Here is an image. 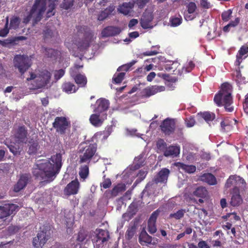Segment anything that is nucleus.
<instances>
[{"mask_svg":"<svg viewBox=\"0 0 248 248\" xmlns=\"http://www.w3.org/2000/svg\"><path fill=\"white\" fill-rule=\"evenodd\" d=\"M62 156L60 153L51 156L48 160L39 161L32 170L35 179L44 182L52 181L59 173L62 165Z\"/></svg>","mask_w":248,"mask_h":248,"instance_id":"nucleus-1","label":"nucleus"},{"mask_svg":"<svg viewBox=\"0 0 248 248\" xmlns=\"http://www.w3.org/2000/svg\"><path fill=\"white\" fill-rule=\"evenodd\" d=\"M232 86L228 82L222 84L221 89L214 98V101L217 106H224L228 112H232L233 108L231 107L232 103Z\"/></svg>","mask_w":248,"mask_h":248,"instance_id":"nucleus-2","label":"nucleus"},{"mask_svg":"<svg viewBox=\"0 0 248 248\" xmlns=\"http://www.w3.org/2000/svg\"><path fill=\"white\" fill-rule=\"evenodd\" d=\"M76 29L77 38L74 43L80 51L86 49L90 46L93 33L90 28L86 26H77Z\"/></svg>","mask_w":248,"mask_h":248,"instance_id":"nucleus-3","label":"nucleus"},{"mask_svg":"<svg viewBox=\"0 0 248 248\" xmlns=\"http://www.w3.org/2000/svg\"><path fill=\"white\" fill-rule=\"evenodd\" d=\"M46 4L44 0H35L29 15L24 19V22L27 23L33 17V23L36 24L42 18L45 12Z\"/></svg>","mask_w":248,"mask_h":248,"instance_id":"nucleus-4","label":"nucleus"},{"mask_svg":"<svg viewBox=\"0 0 248 248\" xmlns=\"http://www.w3.org/2000/svg\"><path fill=\"white\" fill-rule=\"evenodd\" d=\"M51 75L47 70L41 71L38 75L33 73H30V77L27 78V81L33 80L31 83L34 89H41L45 87L50 81Z\"/></svg>","mask_w":248,"mask_h":248,"instance_id":"nucleus-5","label":"nucleus"},{"mask_svg":"<svg viewBox=\"0 0 248 248\" xmlns=\"http://www.w3.org/2000/svg\"><path fill=\"white\" fill-rule=\"evenodd\" d=\"M97 151V144L91 143L80 149L79 151L80 163H89L91 159L96 156L95 153Z\"/></svg>","mask_w":248,"mask_h":248,"instance_id":"nucleus-6","label":"nucleus"},{"mask_svg":"<svg viewBox=\"0 0 248 248\" xmlns=\"http://www.w3.org/2000/svg\"><path fill=\"white\" fill-rule=\"evenodd\" d=\"M14 66L17 68L21 75L29 69L32 64L31 59L27 55H16L14 59Z\"/></svg>","mask_w":248,"mask_h":248,"instance_id":"nucleus-7","label":"nucleus"},{"mask_svg":"<svg viewBox=\"0 0 248 248\" xmlns=\"http://www.w3.org/2000/svg\"><path fill=\"white\" fill-rule=\"evenodd\" d=\"M51 232L48 227L44 226L41 228L37 236L33 238L32 244L35 248H42L50 238Z\"/></svg>","mask_w":248,"mask_h":248,"instance_id":"nucleus-8","label":"nucleus"},{"mask_svg":"<svg viewBox=\"0 0 248 248\" xmlns=\"http://www.w3.org/2000/svg\"><path fill=\"white\" fill-rule=\"evenodd\" d=\"M53 127L61 135L65 134L66 131L70 128L71 123L64 116L56 117L52 123Z\"/></svg>","mask_w":248,"mask_h":248,"instance_id":"nucleus-9","label":"nucleus"},{"mask_svg":"<svg viewBox=\"0 0 248 248\" xmlns=\"http://www.w3.org/2000/svg\"><path fill=\"white\" fill-rule=\"evenodd\" d=\"M109 238V234L108 231L99 229L93 240L94 248H103L104 243L107 242Z\"/></svg>","mask_w":248,"mask_h":248,"instance_id":"nucleus-10","label":"nucleus"},{"mask_svg":"<svg viewBox=\"0 0 248 248\" xmlns=\"http://www.w3.org/2000/svg\"><path fill=\"white\" fill-rule=\"evenodd\" d=\"M160 127L163 133L166 136H170L175 131L176 120L174 119L167 118L161 123Z\"/></svg>","mask_w":248,"mask_h":248,"instance_id":"nucleus-11","label":"nucleus"},{"mask_svg":"<svg viewBox=\"0 0 248 248\" xmlns=\"http://www.w3.org/2000/svg\"><path fill=\"white\" fill-rule=\"evenodd\" d=\"M19 209V206L14 203H6L0 205V219H3L15 214Z\"/></svg>","mask_w":248,"mask_h":248,"instance_id":"nucleus-12","label":"nucleus"},{"mask_svg":"<svg viewBox=\"0 0 248 248\" xmlns=\"http://www.w3.org/2000/svg\"><path fill=\"white\" fill-rule=\"evenodd\" d=\"M191 195L199 198L198 202L203 203L205 201L208 200L209 192L204 186H200L196 187L191 193Z\"/></svg>","mask_w":248,"mask_h":248,"instance_id":"nucleus-13","label":"nucleus"},{"mask_svg":"<svg viewBox=\"0 0 248 248\" xmlns=\"http://www.w3.org/2000/svg\"><path fill=\"white\" fill-rule=\"evenodd\" d=\"M93 110L94 113L105 114L109 108V102L105 98H100L97 100Z\"/></svg>","mask_w":248,"mask_h":248,"instance_id":"nucleus-14","label":"nucleus"},{"mask_svg":"<svg viewBox=\"0 0 248 248\" xmlns=\"http://www.w3.org/2000/svg\"><path fill=\"white\" fill-rule=\"evenodd\" d=\"M30 179L31 175L29 173L20 174L19 179L16 184L14 186V191L18 192L24 189L27 186Z\"/></svg>","mask_w":248,"mask_h":248,"instance_id":"nucleus-15","label":"nucleus"},{"mask_svg":"<svg viewBox=\"0 0 248 248\" xmlns=\"http://www.w3.org/2000/svg\"><path fill=\"white\" fill-rule=\"evenodd\" d=\"M160 212L159 209L156 210L152 213L148 219V231L151 234H154L156 232V221Z\"/></svg>","mask_w":248,"mask_h":248,"instance_id":"nucleus-16","label":"nucleus"},{"mask_svg":"<svg viewBox=\"0 0 248 248\" xmlns=\"http://www.w3.org/2000/svg\"><path fill=\"white\" fill-rule=\"evenodd\" d=\"M27 134L28 132L25 126L18 127L14 135L16 142L18 143H26L27 140Z\"/></svg>","mask_w":248,"mask_h":248,"instance_id":"nucleus-17","label":"nucleus"},{"mask_svg":"<svg viewBox=\"0 0 248 248\" xmlns=\"http://www.w3.org/2000/svg\"><path fill=\"white\" fill-rule=\"evenodd\" d=\"M79 183L77 180L72 181L64 189L65 195L70 196L77 194L79 190Z\"/></svg>","mask_w":248,"mask_h":248,"instance_id":"nucleus-18","label":"nucleus"},{"mask_svg":"<svg viewBox=\"0 0 248 248\" xmlns=\"http://www.w3.org/2000/svg\"><path fill=\"white\" fill-rule=\"evenodd\" d=\"M107 113L102 114L95 113L90 116L89 121L94 126L99 127L102 124L105 119L107 118Z\"/></svg>","mask_w":248,"mask_h":248,"instance_id":"nucleus-19","label":"nucleus"},{"mask_svg":"<svg viewBox=\"0 0 248 248\" xmlns=\"http://www.w3.org/2000/svg\"><path fill=\"white\" fill-rule=\"evenodd\" d=\"M122 31L120 28L115 26H108L104 28L101 34L103 37H107L118 35Z\"/></svg>","mask_w":248,"mask_h":248,"instance_id":"nucleus-20","label":"nucleus"},{"mask_svg":"<svg viewBox=\"0 0 248 248\" xmlns=\"http://www.w3.org/2000/svg\"><path fill=\"white\" fill-rule=\"evenodd\" d=\"M165 89V87L163 86L155 85L148 87L144 89V96L146 97H149L157 93L164 91Z\"/></svg>","mask_w":248,"mask_h":248,"instance_id":"nucleus-21","label":"nucleus"},{"mask_svg":"<svg viewBox=\"0 0 248 248\" xmlns=\"http://www.w3.org/2000/svg\"><path fill=\"white\" fill-rule=\"evenodd\" d=\"M232 194L231 204L233 206H237L239 205L243 201L241 195H240L239 189L236 188H233L231 192Z\"/></svg>","mask_w":248,"mask_h":248,"instance_id":"nucleus-22","label":"nucleus"},{"mask_svg":"<svg viewBox=\"0 0 248 248\" xmlns=\"http://www.w3.org/2000/svg\"><path fill=\"white\" fill-rule=\"evenodd\" d=\"M170 173V170L167 168H163L160 170L157 174L155 177L154 181L155 183H163L167 181Z\"/></svg>","mask_w":248,"mask_h":248,"instance_id":"nucleus-23","label":"nucleus"},{"mask_svg":"<svg viewBox=\"0 0 248 248\" xmlns=\"http://www.w3.org/2000/svg\"><path fill=\"white\" fill-rule=\"evenodd\" d=\"M180 148L179 146L170 145L164 151L163 155L166 157H175L179 155Z\"/></svg>","mask_w":248,"mask_h":248,"instance_id":"nucleus-24","label":"nucleus"},{"mask_svg":"<svg viewBox=\"0 0 248 248\" xmlns=\"http://www.w3.org/2000/svg\"><path fill=\"white\" fill-rule=\"evenodd\" d=\"M28 150L27 153L30 155H35L40 148L38 140L31 139L28 143Z\"/></svg>","mask_w":248,"mask_h":248,"instance_id":"nucleus-25","label":"nucleus"},{"mask_svg":"<svg viewBox=\"0 0 248 248\" xmlns=\"http://www.w3.org/2000/svg\"><path fill=\"white\" fill-rule=\"evenodd\" d=\"M153 18V16L151 14H143L140 19V24L142 28L146 29L152 28V26L151 25V24Z\"/></svg>","mask_w":248,"mask_h":248,"instance_id":"nucleus-26","label":"nucleus"},{"mask_svg":"<svg viewBox=\"0 0 248 248\" xmlns=\"http://www.w3.org/2000/svg\"><path fill=\"white\" fill-rule=\"evenodd\" d=\"M200 179L202 181L205 182L210 186L216 185L217 184L216 178L211 173L203 174L201 176Z\"/></svg>","mask_w":248,"mask_h":248,"instance_id":"nucleus-27","label":"nucleus"},{"mask_svg":"<svg viewBox=\"0 0 248 248\" xmlns=\"http://www.w3.org/2000/svg\"><path fill=\"white\" fill-rule=\"evenodd\" d=\"M175 165L178 169H182L188 173H193L196 170V166L193 165H186L181 162L175 163Z\"/></svg>","mask_w":248,"mask_h":248,"instance_id":"nucleus-28","label":"nucleus"},{"mask_svg":"<svg viewBox=\"0 0 248 248\" xmlns=\"http://www.w3.org/2000/svg\"><path fill=\"white\" fill-rule=\"evenodd\" d=\"M71 75L74 77L75 82L79 86V87H85L86 86L87 79L85 75L81 74H78L74 76L71 72Z\"/></svg>","mask_w":248,"mask_h":248,"instance_id":"nucleus-29","label":"nucleus"},{"mask_svg":"<svg viewBox=\"0 0 248 248\" xmlns=\"http://www.w3.org/2000/svg\"><path fill=\"white\" fill-rule=\"evenodd\" d=\"M134 7V4L130 2H124L118 8L120 13L124 15H128Z\"/></svg>","mask_w":248,"mask_h":248,"instance_id":"nucleus-30","label":"nucleus"},{"mask_svg":"<svg viewBox=\"0 0 248 248\" xmlns=\"http://www.w3.org/2000/svg\"><path fill=\"white\" fill-rule=\"evenodd\" d=\"M62 91L68 93H75L78 89L76 86L70 82H65L62 85Z\"/></svg>","mask_w":248,"mask_h":248,"instance_id":"nucleus-31","label":"nucleus"},{"mask_svg":"<svg viewBox=\"0 0 248 248\" xmlns=\"http://www.w3.org/2000/svg\"><path fill=\"white\" fill-rule=\"evenodd\" d=\"M248 52V46H242L239 50L238 51V53L236 55V60L235 62V65L237 66H239L240 63L242 61V57L246 54Z\"/></svg>","mask_w":248,"mask_h":248,"instance_id":"nucleus-32","label":"nucleus"},{"mask_svg":"<svg viewBox=\"0 0 248 248\" xmlns=\"http://www.w3.org/2000/svg\"><path fill=\"white\" fill-rule=\"evenodd\" d=\"M140 243L141 245H145L146 244H151L152 241V237L147 234L145 232H142L139 238Z\"/></svg>","mask_w":248,"mask_h":248,"instance_id":"nucleus-33","label":"nucleus"},{"mask_svg":"<svg viewBox=\"0 0 248 248\" xmlns=\"http://www.w3.org/2000/svg\"><path fill=\"white\" fill-rule=\"evenodd\" d=\"M89 174V168L88 165H84L79 168V175L80 179L84 181L88 177Z\"/></svg>","mask_w":248,"mask_h":248,"instance_id":"nucleus-34","label":"nucleus"},{"mask_svg":"<svg viewBox=\"0 0 248 248\" xmlns=\"http://www.w3.org/2000/svg\"><path fill=\"white\" fill-rule=\"evenodd\" d=\"M55 34L58 35V32L56 30L46 28L43 32V38L44 40L52 39L55 36Z\"/></svg>","mask_w":248,"mask_h":248,"instance_id":"nucleus-35","label":"nucleus"},{"mask_svg":"<svg viewBox=\"0 0 248 248\" xmlns=\"http://www.w3.org/2000/svg\"><path fill=\"white\" fill-rule=\"evenodd\" d=\"M234 180L235 181V186L233 188L237 187L240 190V188H244L246 186V183L245 180L239 176L234 175Z\"/></svg>","mask_w":248,"mask_h":248,"instance_id":"nucleus-36","label":"nucleus"},{"mask_svg":"<svg viewBox=\"0 0 248 248\" xmlns=\"http://www.w3.org/2000/svg\"><path fill=\"white\" fill-rule=\"evenodd\" d=\"M44 53L48 58L56 59L57 56L59 55V51L53 48L44 47Z\"/></svg>","mask_w":248,"mask_h":248,"instance_id":"nucleus-37","label":"nucleus"},{"mask_svg":"<svg viewBox=\"0 0 248 248\" xmlns=\"http://www.w3.org/2000/svg\"><path fill=\"white\" fill-rule=\"evenodd\" d=\"M125 189V186L124 185L119 184L114 186L111 190V196L112 197H116L119 193L124 191Z\"/></svg>","mask_w":248,"mask_h":248,"instance_id":"nucleus-38","label":"nucleus"},{"mask_svg":"<svg viewBox=\"0 0 248 248\" xmlns=\"http://www.w3.org/2000/svg\"><path fill=\"white\" fill-rule=\"evenodd\" d=\"M240 19L239 17H236L234 20H231L229 24L225 26L223 28V31L224 32H229L230 28L231 27L234 28L236 27L240 22Z\"/></svg>","mask_w":248,"mask_h":248,"instance_id":"nucleus-39","label":"nucleus"},{"mask_svg":"<svg viewBox=\"0 0 248 248\" xmlns=\"http://www.w3.org/2000/svg\"><path fill=\"white\" fill-rule=\"evenodd\" d=\"M20 23V18L16 16H13L10 19L9 28L16 30L18 28Z\"/></svg>","mask_w":248,"mask_h":248,"instance_id":"nucleus-40","label":"nucleus"},{"mask_svg":"<svg viewBox=\"0 0 248 248\" xmlns=\"http://www.w3.org/2000/svg\"><path fill=\"white\" fill-rule=\"evenodd\" d=\"M136 231V227L135 225L129 227L125 234V238L129 240L131 239L135 234Z\"/></svg>","mask_w":248,"mask_h":248,"instance_id":"nucleus-41","label":"nucleus"},{"mask_svg":"<svg viewBox=\"0 0 248 248\" xmlns=\"http://www.w3.org/2000/svg\"><path fill=\"white\" fill-rule=\"evenodd\" d=\"M232 9L223 11L221 15L222 21L225 22L229 21L232 17Z\"/></svg>","mask_w":248,"mask_h":248,"instance_id":"nucleus-42","label":"nucleus"},{"mask_svg":"<svg viewBox=\"0 0 248 248\" xmlns=\"http://www.w3.org/2000/svg\"><path fill=\"white\" fill-rule=\"evenodd\" d=\"M125 75V73L124 72L115 74L112 78L113 82L116 84L120 83L124 79Z\"/></svg>","mask_w":248,"mask_h":248,"instance_id":"nucleus-43","label":"nucleus"},{"mask_svg":"<svg viewBox=\"0 0 248 248\" xmlns=\"http://www.w3.org/2000/svg\"><path fill=\"white\" fill-rule=\"evenodd\" d=\"M137 62L136 61L133 60L129 63H127L126 64H124L120 67H118L117 69L118 71H121L124 72H126L128 71L130 68L136 63Z\"/></svg>","mask_w":248,"mask_h":248,"instance_id":"nucleus-44","label":"nucleus"},{"mask_svg":"<svg viewBox=\"0 0 248 248\" xmlns=\"http://www.w3.org/2000/svg\"><path fill=\"white\" fill-rule=\"evenodd\" d=\"M58 0H52L50 1H49L50 3L48 4V9L47 11V16L50 17L54 15V13L53 12V11L56 8V2H57Z\"/></svg>","mask_w":248,"mask_h":248,"instance_id":"nucleus-45","label":"nucleus"},{"mask_svg":"<svg viewBox=\"0 0 248 248\" xmlns=\"http://www.w3.org/2000/svg\"><path fill=\"white\" fill-rule=\"evenodd\" d=\"M8 24L9 17L7 16L6 17V22L4 28L0 29V36L4 37L6 36L8 34L10 29V28H8Z\"/></svg>","mask_w":248,"mask_h":248,"instance_id":"nucleus-46","label":"nucleus"},{"mask_svg":"<svg viewBox=\"0 0 248 248\" xmlns=\"http://www.w3.org/2000/svg\"><path fill=\"white\" fill-rule=\"evenodd\" d=\"M202 118L207 122L212 121L215 118L214 113L204 112L201 114Z\"/></svg>","mask_w":248,"mask_h":248,"instance_id":"nucleus-47","label":"nucleus"},{"mask_svg":"<svg viewBox=\"0 0 248 248\" xmlns=\"http://www.w3.org/2000/svg\"><path fill=\"white\" fill-rule=\"evenodd\" d=\"M144 159L143 155H140L136 157L134 159L135 166L137 168H139L144 165Z\"/></svg>","mask_w":248,"mask_h":248,"instance_id":"nucleus-48","label":"nucleus"},{"mask_svg":"<svg viewBox=\"0 0 248 248\" xmlns=\"http://www.w3.org/2000/svg\"><path fill=\"white\" fill-rule=\"evenodd\" d=\"M185 213L186 210L185 209H180L175 213L170 214V217L171 218H174L176 219H180L184 217Z\"/></svg>","mask_w":248,"mask_h":248,"instance_id":"nucleus-49","label":"nucleus"},{"mask_svg":"<svg viewBox=\"0 0 248 248\" xmlns=\"http://www.w3.org/2000/svg\"><path fill=\"white\" fill-rule=\"evenodd\" d=\"M74 3V0H63L61 4V7L65 10H68L72 7Z\"/></svg>","mask_w":248,"mask_h":248,"instance_id":"nucleus-50","label":"nucleus"},{"mask_svg":"<svg viewBox=\"0 0 248 248\" xmlns=\"http://www.w3.org/2000/svg\"><path fill=\"white\" fill-rule=\"evenodd\" d=\"M10 151L14 155H20L22 151V148L18 145H11L8 146Z\"/></svg>","mask_w":248,"mask_h":248,"instance_id":"nucleus-51","label":"nucleus"},{"mask_svg":"<svg viewBox=\"0 0 248 248\" xmlns=\"http://www.w3.org/2000/svg\"><path fill=\"white\" fill-rule=\"evenodd\" d=\"M236 76V81L239 84L245 83L246 82V78L242 76L241 72L239 70H236L235 72Z\"/></svg>","mask_w":248,"mask_h":248,"instance_id":"nucleus-52","label":"nucleus"},{"mask_svg":"<svg viewBox=\"0 0 248 248\" xmlns=\"http://www.w3.org/2000/svg\"><path fill=\"white\" fill-rule=\"evenodd\" d=\"M156 146L158 150L160 151L163 152L164 153V151H166L167 147V144L166 142L163 139H159L156 143Z\"/></svg>","mask_w":248,"mask_h":248,"instance_id":"nucleus-53","label":"nucleus"},{"mask_svg":"<svg viewBox=\"0 0 248 248\" xmlns=\"http://www.w3.org/2000/svg\"><path fill=\"white\" fill-rule=\"evenodd\" d=\"M182 21V18L181 16L173 17L170 19V22L171 26L172 27H177L180 25Z\"/></svg>","mask_w":248,"mask_h":248,"instance_id":"nucleus-54","label":"nucleus"},{"mask_svg":"<svg viewBox=\"0 0 248 248\" xmlns=\"http://www.w3.org/2000/svg\"><path fill=\"white\" fill-rule=\"evenodd\" d=\"M87 233L84 230H80L77 238V241L79 242H83L87 238Z\"/></svg>","mask_w":248,"mask_h":248,"instance_id":"nucleus-55","label":"nucleus"},{"mask_svg":"<svg viewBox=\"0 0 248 248\" xmlns=\"http://www.w3.org/2000/svg\"><path fill=\"white\" fill-rule=\"evenodd\" d=\"M187 11L188 14H193L197 9V5L194 2H190L186 6Z\"/></svg>","mask_w":248,"mask_h":248,"instance_id":"nucleus-56","label":"nucleus"},{"mask_svg":"<svg viewBox=\"0 0 248 248\" xmlns=\"http://www.w3.org/2000/svg\"><path fill=\"white\" fill-rule=\"evenodd\" d=\"M65 71L63 69L56 70L54 72V77L55 80H58L62 78L64 75Z\"/></svg>","mask_w":248,"mask_h":248,"instance_id":"nucleus-57","label":"nucleus"},{"mask_svg":"<svg viewBox=\"0 0 248 248\" xmlns=\"http://www.w3.org/2000/svg\"><path fill=\"white\" fill-rule=\"evenodd\" d=\"M232 186H235V181L234 180L233 175H231L227 179L225 184V187L226 188L231 187Z\"/></svg>","mask_w":248,"mask_h":248,"instance_id":"nucleus-58","label":"nucleus"},{"mask_svg":"<svg viewBox=\"0 0 248 248\" xmlns=\"http://www.w3.org/2000/svg\"><path fill=\"white\" fill-rule=\"evenodd\" d=\"M111 185V181L109 178L105 179L103 182L100 184V186L105 189L109 187Z\"/></svg>","mask_w":248,"mask_h":248,"instance_id":"nucleus-59","label":"nucleus"},{"mask_svg":"<svg viewBox=\"0 0 248 248\" xmlns=\"http://www.w3.org/2000/svg\"><path fill=\"white\" fill-rule=\"evenodd\" d=\"M135 74L138 77H142L146 75V72L143 67V66L138 68L134 72Z\"/></svg>","mask_w":248,"mask_h":248,"instance_id":"nucleus-60","label":"nucleus"},{"mask_svg":"<svg viewBox=\"0 0 248 248\" xmlns=\"http://www.w3.org/2000/svg\"><path fill=\"white\" fill-rule=\"evenodd\" d=\"M200 4L201 7L204 9H209L212 7L208 0H200Z\"/></svg>","mask_w":248,"mask_h":248,"instance_id":"nucleus-61","label":"nucleus"},{"mask_svg":"<svg viewBox=\"0 0 248 248\" xmlns=\"http://www.w3.org/2000/svg\"><path fill=\"white\" fill-rule=\"evenodd\" d=\"M149 0H135V3L140 8H143Z\"/></svg>","mask_w":248,"mask_h":248,"instance_id":"nucleus-62","label":"nucleus"},{"mask_svg":"<svg viewBox=\"0 0 248 248\" xmlns=\"http://www.w3.org/2000/svg\"><path fill=\"white\" fill-rule=\"evenodd\" d=\"M11 165L9 164L6 163L3 164V165L1 167V170L5 173H8L10 171L11 169Z\"/></svg>","mask_w":248,"mask_h":248,"instance_id":"nucleus-63","label":"nucleus"},{"mask_svg":"<svg viewBox=\"0 0 248 248\" xmlns=\"http://www.w3.org/2000/svg\"><path fill=\"white\" fill-rule=\"evenodd\" d=\"M198 246L199 248H210L207 243L203 240L200 241L198 243Z\"/></svg>","mask_w":248,"mask_h":248,"instance_id":"nucleus-64","label":"nucleus"}]
</instances>
